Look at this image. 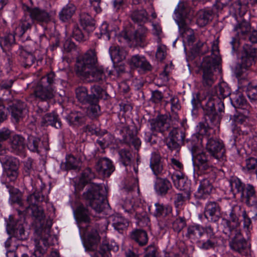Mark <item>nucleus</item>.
<instances>
[{
  "label": "nucleus",
  "instance_id": "nucleus-1",
  "mask_svg": "<svg viewBox=\"0 0 257 257\" xmlns=\"http://www.w3.org/2000/svg\"><path fill=\"white\" fill-rule=\"evenodd\" d=\"M90 215L88 209L83 204L79 205L75 211L80 233L86 235L83 241L85 250L94 251L100 242V237L98 232V226L90 223Z\"/></svg>",
  "mask_w": 257,
  "mask_h": 257
},
{
  "label": "nucleus",
  "instance_id": "nucleus-2",
  "mask_svg": "<svg viewBox=\"0 0 257 257\" xmlns=\"http://www.w3.org/2000/svg\"><path fill=\"white\" fill-rule=\"evenodd\" d=\"M214 89V94L204 100V104H202V108L206 119L209 120L214 124H216L219 121L220 113L223 112L224 109V103L221 99L230 95V90L225 82L220 83Z\"/></svg>",
  "mask_w": 257,
  "mask_h": 257
},
{
  "label": "nucleus",
  "instance_id": "nucleus-3",
  "mask_svg": "<svg viewBox=\"0 0 257 257\" xmlns=\"http://www.w3.org/2000/svg\"><path fill=\"white\" fill-rule=\"evenodd\" d=\"M107 188L101 184H93L87 191L83 194L87 205L95 212L102 211L106 205Z\"/></svg>",
  "mask_w": 257,
  "mask_h": 257
},
{
  "label": "nucleus",
  "instance_id": "nucleus-4",
  "mask_svg": "<svg viewBox=\"0 0 257 257\" xmlns=\"http://www.w3.org/2000/svg\"><path fill=\"white\" fill-rule=\"evenodd\" d=\"M55 82V74L50 72L43 76L36 86L34 94L36 98L47 101L54 96L53 85Z\"/></svg>",
  "mask_w": 257,
  "mask_h": 257
},
{
  "label": "nucleus",
  "instance_id": "nucleus-5",
  "mask_svg": "<svg viewBox=\"0 0 257 257\" xmlns=\"http://www.w3.org/2000/svg\"><path fill=\"white\" fill-rule=\"evenodd\" d=\"M98 64L96 52L94 50H89L77 58L76 73L78 76H86Z\"/></svg>",
  "mask_w": 257,
  "mask_h": 257
},
{
  "label": "nucleus",
  "instance_id": "nucleus-6",
  "mask_svg": "<svg viewBox=\"0 0 257 257\" xmlns=\"http://www.w3.org/2000/svg\"><path fill=\"white\" fill-rule=\"evenodd\" d=\"M257 58V48L252 47L248 44L243 46L241 53V61L236 65L234 73L237 77L241 76L244 69L249 68L253 64L254 59Z\"/></svg>",
  "mask_w": 257,
  "mask_h": 257
},
{
  "label": "nucleus",
  "instance_id": "nucleus-7",
  "mask_svg": "<svg viewBox=\"0 0 257 257\" xmlns=\"http://www.w3.org/2000/svg\"><path fill=\"white\" fill-rule=\"evenodd\" d=\"M183 11L184 5L180 4L175 10L176 15L175 21L178 25L180 33L183 35V37L186 38L189 43H193L195 39L194 32L193 30L189 28L186 23L183 17Z\"/></svg>",
  "mask_w": 257,
  "mask_h": 257
},
{
  "label": "nucleus",
  "instance_id": "nucleus-8",
  "mask_svg": "<svg viewBox=\"0 0 257 257\" xmlns=\"http://www.w3.org/2000/svg\"><path fill=\"white\" fill-rule=\"evenodd\" d=\"M4 103L8 105L7 109L16 122L25 117L27 113L26 104L20 100L7 99Z\"/></svg>",
  "mask_w": 257,
  "mask_h": 257
},
{
  "label": "nucleus",
  "instance_id": "nucleus-9",
  "mask_svg": "<svg viewBox=\"0 0 257 257\" xmlns=\"http://www.w3.org/2000/svg\"><path fill=\"white\" fill-rule=\"evenodd\" d=\"M206 149L210 157L217 161L223 160L225 150L221 140L213 138L208 139L206 144Z\"/></svg>",
  "mask_w": 257,
  "mask_h": 257
},
{
  "label": "nucleus",
  "instance_id": "nucleus-10",
  "mask_svg": "<svg viewBox=\"0 0 257 257\" xmlns=\"http://www.w3.org/2000/svg\"><path fill=\"white\" fill-rule=\"evenodd\" d=\"M194 163L202 173L208 174L213 172L215 168L210 163L208 157L201 150L192 153Z\"/></svg>",
  "mask_w": 257,
  "mask_h": 257
},
{
  "label": "nucleus",
  "instance_id": "nucleus-11",
  "mask_svg": "<svg viewBox=\"0 0 257 257\" xmlns=\"http://www.w3.org/2000/svg\"><path fill=\"white\" fill-rule=\"evenodd\" d=\"M211 60L210 58H206L203 60L201 64L202 84L206 88H210L214 83L215 77L213 72L219 66L210 63Z\"/></svg>",
  "mask_w": 257,
  "mask_h": 257
},
{
  "label": "nucleus",
  "instance_id": "nucleus-12",
  "mask_svg": "<svg viewBox=\"0 0 257 257\" xmlns=\"http://www.w3.org/2000/svg\"><path fill=\"white\" fill-rule=\"evenodd\" d=\"M231 236H233L229 242V246L231 249L241 255H246L249 251V247L247 242L242 237L240 231L234 232Z\"/></svg>",
  "mask_w": 257,
  "mask_h": 257
},
{
  "label": "nucleus",
  "instance_id": "nucleus-13",
  "mask_svg": "<svg viewBox=\"0 0 257 257\" xmlns=\"http://www.w3.org/2000/svg\"><path fill=\"white\" fill-rule=\"evenodd\" d=\"M7 230L9 234L12 235L16 240H25L27 239L28 235L25 233L22 220L15 222L10 220L7 224Z\"/></svg>",
  "mask_w": 257,
  "mask_h": 257
},
{
  "label": "nucleus",
  "instance_id": "nucleus-14",
  "mask_svg": "<svg viewBox=\"0 0 257 257\" xmlns=\"http://www.w3.org/2000/svg\"><path fill=\"white\" fill-rule=\"evenodd\" d=\"M234 31L236 32L237 38L233 37L230 42L232 45V51H235L236 50L238 46V39L243 38V37L250 30V23L245 20H242L241 22L234 27Z\"/></svg>",
  "mask_w": 257,
  "mask_h": 257
},
{
  "label": "nucleus",
  "instance_id": "nucleus-15",
  "mask_svg": "<svg viewBox=\"0 0 257 257\" xmlns=\"http://www.w3.org/2000/svg\"><path fill=\"white\" fill-rule=\"evenodd\" d=\"M26 13L31 17L34 23L40 24H47L51 21V15L46 11L38 8H27Z\"/></svg>",
  "mask_w": 257,
  "mask_h": 257
},
{
  "label": "nucleus",
  "instance_id": "nucleus-16",
  "mask_svg": "<svg viewBox=\"0 0 257 257\" xmlns=\"http://www.w3.org/2000/svg\"><path fill=\"white\" fill-rule=\"evenodd\" d=\"M169 117L167 115H160L149 120L150 129L153 133H164L170 127Z\"/></svg>",
  "mask_w": 257,
  "mask_h": 257
},
{
  "label": "nucleus",
  "instance_id": "nucleus-17",
  "mask_svg": "<svg viewBox=\"0 0 257 257\" xmlns=\"http://www.w3.org/2000/svg\"><path fill=\"white\" fill-rule=\"evenodd\" d=\"M97 172L104 177H109L115 170L112 162L107 158L99 159L95 165Z\"/></svg>",
  "mask_w": 257,
  "mask_h": 257
},
{
  "label": "nucleus",
  "instance_id": "nucleus-18",
  "mask_svg": "<svg viewBox=\"0 0 257 257\" xmlns=\"http://www.w3.org/2000/svg\"><path fill=\"white\" fill-rule=\"evenodd\" d=\"M0 46L4 51H11L12 53H16L20 47H22L16 43L15 36L11 33H6L0 37Z\"/></svg>",
  "mask_w": 257,
  "mask_h": 257
},
{
  "label": "nucleus",
  "instance_id": "nucleus-19",
  "mask_svg": "<svg viewBox=\"0 0 257 257\" xmlns=\"http://www.w3.org/2000/svg\"><path fill=\"white\" fill-rule=\"evenodd\" d=\"M223 225V232L228 237H231L234 232L240 231L239 218L235 216H229V219L223 218L221 223Z\"/></svg>",
  "mask_w": 257,
  "mask_h": 257
},
{
  "label": "nucleus",
  "instance_id": "nucleus-20",
  "mask_svg": "<svg viewBox=\"0 0 257 257\" xmlns=\"http://www.w3.org/2000/svg\"><path fill=\"white\" fill-rule=\"evenodd\" d=\"M120 132L122 133L123 142L129 146H134L136 150H139L141 145V141L139 138L133 135L130 126H123Z\"/></svg>",
  "mask_w": 257,
  "mask_h": 257
},
{
  "label": "nucleus",
  "instance_id": "nucleus-21",
  "mask_svg": "<svg viewBox=\"0 0 257 257\" xmlns=\"http://www.w3.org/2000/svg\"><path fill=\"white\" fill-rule=\"evenodd\" d=\"M204 215L205 217L211 222H216L220 218V207L214 201L206 203L205 206Z\"/></svg>",
  "mask_w": 257,
  "mask_h": 257
},
{
  "label": "nucleus",
  "instance_id": "nucleus-22",
  "mask_svg": "<svg viewBox=\"0 0 257 257\" xmlns=\"http://www.w3.org/2000/svg\"><path fill=\"white\" fill-rule=\"evenodd\" d=\"M45 200V196L40 192H35L29 195L27 199L28 206H23L22 209H17L19 215L29 213L30 209L34 207V206H38L37 203Z\"/></svg>",
  "mask_w": 257,
  "mask_h": 257
},
{
  "label": "nucleus",
  "instance_id": "nucleus-23",
  "mask_svg": "<svg viewBox=\"0 0 257 257\" xmlns=\"http://www.w3.org/2000/svg\"><path fill=\"white\" fill-rule=\"evenodd\" d=\"M163 161L159 153L154 152L152 153L150 166L154 174L156 176L165 173Z\"/></svg>",
  "mask_w": 257,
  "mask_h": 257
},
{
  "label": "nucleus",
  "instance_id": "nucleus-24",
  "mask_svg": "<svg viewBox=\"0 0 257 257\" xmlns=\"http://www.w3.org/2000/svg\"><path fill=\"white\" fill-rule=\"evenodd\" d=\"M172 188V184L168 179L157 176L154 184V189L157 195L165 196Z\"/></svg>",
  "mask_w": 257,
  "mask_h": 257
},
{
  "label": "nucleus",
  "instance_id": "nucleus-25",
  "mask_svg": "<svg viewBox=\"0 0 257 257\" xmlns=\"http://www.w3.org/2000/svg\"><path fill=\"white\" fill-rule=\"evenodd\" d=\"M203 234V226L199 224H194L189 225L187 227L186 236L192 242L197 244Z\"/></svg>",
  "mask_w": 257,
  "mask_h": 257
},
{
  "label": "nucleus",
  "instance_id": "nucleus-26",
  "mask_svg": "<svg viewBox=\"0 0 257 257\" xmlns=\"http://www.w3.org/2000/svg\"><path fill=\"white\" fill-rule=\"evenodd\" d=\"M26 148L25 138L21 135H15L11 139V151L17 155L23 154Z\"/></svg>",
  "mask_w": 257,
  "mask_h": 257
},
{
  "label": "nucleus",
  "instance_id": "nucleus-27",
  "mask_svg": "<svg viewBox=\"0 0 257 257\" xmlns=\"http://www.w3.org/2000/svg\"><path fill=\"white\" fill-rule=\"evenodd\" d=\"M91 69V70L88 72V75H86V76H80V77L88 81L96 82L102 80L105 78L104 70L102 66H99L97 64Z\"/></svg>",
  "mask_w": 257,
  "mask_h": 257
},
{
  "label": "nucleus",
  "instance_id": "nucleus-28",
  "mask_svg": "<svg viewBox=\"0 0 257 257\" xmlns=\"http://www.w3.org/2000/svg\"><path fill=\"white\" fill-rule=\"evenodd\" d=\"M16 53L20 55L21 64L25 68H30L35 61L36 59L31 52L24 49L23 46L20 47Z\"/></svg>",
  "mask_w": 257,
  "mask_h": 257
},
{
  "label": "nucleus",
  "instance_id": "nucleus-29",
  "mask_svg": "<svg viewBox=\"0 0 257 257\" xmlns=\"http://www.w3.org/2000/svg\"><path fill=\"white\" fill-rule=\"evenodd\" d=\"M65 119L70 126H79L83 124L85 121V115L80 111H72L65 117Z\"/></svg>",
  "mask_w": 257,
  "mask_h": 257
},
{
  "label": "nucleus",
  "instance_id": "nucleus-30",
  "mask_svg": "<svg viewBox=\"0 0 257 257\" xmlns=\"http://www.w3.org/2000/svg\"><path fill=\"white\" fill-rule=\"evenodd\" d=\"M34 24L31 17L26 12L16 29L17 33L20 37L23 36L26 32L31 29Z\"/></svg>",
  "mask_w": 257,
  "mask_h": 257
},
{
  "label": "nucleus",
  "instance_id": "nucleus-31",
  "mask_svg": "<svg viewBox=\"0 0 257 257\" xmlns=\"http://www.w3.org/2000/svg\"><path fill=\"white\" fill-rule=\"evenodd\" d=\"M26 146L31 152L39 153L42 148V142L40 138L31 134L28 136Z\"/></svg>",
  "mask_w": 257,
  "mask_h": 257
},
{
  "label": "nucleus",
  "instance_id": "nucleus-32",
  "mask_svg": "<svg viewBox=\"0 0 257 257\" xmlns=\"http://www.w3.org/2000/svg\"><path fill=\"white\" fill-rule=\"evenodd\" d=\"M42 125H52L56 128H60L62 122L58 115L54 112L47 113L42 117Z\"/></svg>",
  "mask_w": 257,
  "mask_h": 257
},
{
  "label": "nucleus",
  "instance_id": "nucleus-33",
  "mask_svg": "<svg viewBox=\"0 0 257 257\" xmlns=\"http://www.w3.org/2000/svg\"><path fill=\"white\" fill-rule=\"evenodd\" d=\"M147 32V28L141 26L135 31L130 40L135 42L137 45L144 47L147 43L146 39Z\"/></svg>",
  "mask_w": 257,
  "mask_h": 257
},
{
  "label": "nucleus",
  "instance_id": "nucleus-34",
  "mask_svg": "<svg viewBox=\"0 0 257 257\" xmlns=\"http://www.w3.org/2000/svg\"><path fill=\"white\" fill-rule=\"evenodd\" d=\"M110 218L112 226L119 232L126 229L128 226V221L118 214L111 216Z\"/></svg>",
  "mask_w": 257,
  "mask_h": 257
},
{
  "label": "nucleus",
  "instance_id": "nucleus-35",
  "mask_svg": "<svg viewBox=\"0 0 257 257\" xmlns=\"http://www.w3.org/2000/svg\"><path fill=\"white\" fill-rule=\"evenodd\" d=\"M213 186L210 181L204 179L200 182L199 187L195 194V196L198 198H205L211 193Z\"/></svg>",
  "mask_w": 257,
  "mask_h": 257
},
{
  "label": "nucleus",
  "instance_id": "nucleus-36",
  "mask_svg": "<svg viewBox=\"0 0 257 257\" xmlns=\"http://www.w3.org/2000/svg\"><path fill=\"white\" fill-rule=\"evenodd\" d=\"M80 22L84 31L88 33L92 32L94 29V23L92 18L88 14L84 12L80 13Z\"/></svg>",
  "mask_w": 257,
  "mask_h": 257
},
{
  "label": "nucleus",
  "instance_id": "nucleus-37",
  "mask_svg": "<svg viewBox=\"0 0 257 257\" xmlns=\"http://www.w3.org/2000/svg\"><path fill=\"white\" fill-rule=\"evenodd\" d=\"M76 8L73 4L69 3L64 6L59 13V18L61 21L66 22L69 21L75 14Z\"/></svg>",
  "mask_w": 257,
  "mask_h": 257
},
{
  "label": "nucleus",
  "instance_id": "nucleus-38",
  "mask_svg": "<svg viewBox=\"0 0 257 257\" xmlns=\"http://www.w3.org/2000/svg\"><path fill=\"white\" fill-rule=\"evenodd\" d=\"M130 63L132 65L140 68L145 71L151 70L152 66L149 62L143 57L139 55H135L131 58Z\"/></svg>",
  "mask_w": 257,
  "mask_h": 257
},
{
  "label": "nucleus",
  "instance_id": "nucleus-39",
  "mask_svg": "<svg viewBox=\"0 0 257 257\" xmlns=\"http://www.w3.org/2000/svg\"><path fill=\"white\" fill-rule=\"evenodd\" d=\"M90 91L89 98L91 103H98L100 99L106 98L105 91L99 85H95L91 86Z\"/></svg>",
  "mask_w": 257,
  "mask_h": 257
},
{
  "label": "nucleus",
  "instance_id": "nucleus-40",
  "mask_svg": "<svg viewBox=\"0 0 257 257\" xmlns=\"http://www.w3.org/2000/svg\"><path fill=\"white\" fill-rule=\"evenodd\" d=\"M213 12L211 10H201L196 14V23L199 27H204L212 19Z\"/></svg>",
  "mask_w": 257,
  "mask_h": 257
},
{
  "label": "nucleus",
  "instance_id": "nucleus-41",
  "mask_svg": "<svg viewBox=\"0 0 257 257\" xmlns=\"http://www.w3.org/2000/svg\"><path fill=\"white\" fill-rule=\"evenodd\" d=\"M131 238L140 246H144L148 241V236L146 231L142 229H136L132 231Z\"/></svg>",
  "mask_w": 257,
  "mask_h": 257
},
{
  "label": "nucleus",
  "instance_id": "nucleus-42",
  "mask_svg": "<svg viewBox=\"0 0 257 257\" xmlns=\"http://www.w3.org/2000/svg\"><path fill=\"white\" fill-rule=\"evenodd\" d=\"M10 193V201L12 203L17 204L19 206V209H22L24 206V202L22 200V193L17 188L12 186L7 187Z\"/></svg>",
  "mask_w": 257,
  "mask_h": 257
},
{
  "label": "nucleus",
  "instance_id": "nucleus-43",
  "mask_svg": "<svg viewBox=\"0 0 257 257\" xmlns=\"http://www.w3.org/2000/svg\"><path fill=\"white\" fill-rule=\"evenodd\" d=\"M130 17L134 23L139 24L141 27L142 23H144L148 21V13L144 8L141 10L137 9L132 11Z\"/></svg>",
  "mask_w": 257,
  "mask_h": 257
},
{
  "label": "nucleus",
  "instance_id": "nucleus-44",
  "mask_svg": "<svg viewBox=\"0 0 257 257\" xmlns=\"http://www.w3.org/2000/svg\"><path fill=\"white\" fill-rule=\"evenodd\" d=\"M203 115L205 122H200L197 126V130L198 131L197 134L202 137L203 136H209L208 132L210 130L211 127L213 126H218L219 124L221 119V114L220 113V119L218 123L216 124H214L209 120L206 119L204 111Z\"/></svg>",
  "mask_w": 257,
  "mask_h": 257
},
{
  "label": "nucleus",
  "instance_id": "nucleus-45",
  "mask_svg": "<svg viewBox=\"0 0 257 257\" xmlns=\"http://www.w3.org/2000/svg\"><path fill=\"white\" fill-rule=\"evenodd\" d=\"M109 54L112 61L119 62L125 58L126 53L123 49L113 45L109 48Z\"/></svg>",
  "mask_w": 257,
  "mask_h": 257
},
{
  "label": "nucleus",
  "instance_id": "nucleus-46",
  "mask_svg": "<svg viewBox=\"0 0 257 257\" xmlns=\"http://www.w3.org/2000/svg\"><path fill=\"white\" fill-rule=\"evenodd\" d=\"M76 97L78 101L83 104L91 103L87 89L83 86L77 88L75 89Z\"/></svg>",
  "mask_w": 257,
  "mask_h": 257
},
{
  "label": "nucleus",
  "instance_id": "nucleus-47",
  "mask_svg": "<svg viewBox=\"0 0 257 257\" xmlns=\"http://www.w3.org/2000/svg\"><path fill=\"white\" fill-rule=\"evenodd\" d=\"M244 195L246 198V203L248 206L254 205L257 199H256L255 191L253 186L251 185L248 184L245 188H244Z\"/></svg>",
  "mask_w": 257,
  "mask_h": 257
},
{
  "label": "nucleus",
  "instance_id": "nucleus-48",
  "mask_svg": "<svg viewBox=\"0 0 257 257\" xmlns=\"http://www.w3.org/2000/svg\"><path fill=\"white\" fill-rule=\"evenodd\" d=\"M211 47L212 53L211 56L205 57L203 58V60H204L206 58H210V59L212 60L210 61V63L214 65H219V64L220 63L221 58L219 55V51L218 43L216 41H214L213 42Z\"/></svg>",
  "mask_w": 257,
  "mask_h": 257
},
{
  "label": "nucleus",
  "instance_id": "nucleus-49",
  "mask_svg": "<svg viewBox=\"0 0 257 257\" xmlns=\"http://www.w3.org/2000/svg\"><path fill=\"white\" fill-rule=\"evenodd\" d=\"M173 182L175 187L183 192L191 193L190 184L186 182L184 178L179 175H175L173 177Z\"/></svg>",
  "mask_w": 257,
  "mask_h": 257
},
{
  "label": "nucleus",
  "instance_id": "nucleus-50",
  "mask_svg": "<svg viewBox=\"0 0 257 257\" xmlns=\"http://www.w3.org/2000/svg\"><path fill=\"white\" fill-rule=\"evenodd\" d=\"M79 164L78 159L72 155H68L66 157V161L61 164L60 168L63 170L76 169Z\"/></svg>",
  "mask_w": 257,
  "mask_h": 257
},
{
  "label": "nucleus",
  "instance_id": "nucleus-51",
  "mask_svg": "<svg viewBox=\"0 0 257 257\" xmlns=\"http://www.w3.org/2000/svg\"><path fill=\"white\" fill-rule=\"evenodd\" d=\"M203 138L197 133L193 135L190 139L185 141L190 146L192 153L200 150L202 146Z\"/></svg>",
  "mask_w": 257,
  "mask_h": 257
},
{
  "label": "nucleus",
  "instance_id": "nucleus-52",
  "mask_svg": "<svg viewBox=\"0 0 257 257\" xmlns=\"http://www.w3.org/2000/svg\"><path fill=\"white\" fill-rule=\"evenodd\" d=\"M155 210L154 215L156 217H165L172 212V207L169 205H163L159 203L155 204Z\"/></svg>",
  "mask_w": 257,
  "mask_h": 257
},
{
  "label": "nucleus",
  "instance_id": "nucleus-53",
  "mask_svg": "<svg viewBox=\"0 0 257 257\" xmlns=\"http://www.w3.org/2000/svg\"><path fill=\"white\" fill-rule=\"evenodd\" d=\"M230 186L231 191L235 194L236 193H240L241 196H243V190L244 189V185L238 178H233L230 181Z\"/></svg>",
  "mask_w": 257,
  "mask_h": 257
},
{
  "label": "nucleus",
  "instance_id": "nucleus-54",
  "mask_svg": "<svg viewBox=\"0 0 257 257\" xmlns=\"http://www.w3.org/2000/svg\"><path fill=\"white\" fill-rule=\"evenodd\" d=\"M5 161H1L4 164L5 170H14L19 169V161L15 158L7 156Z\"/></svg>",
  "mask_w": 257,
  "mask_h": 257
},
{
  "label": "nucleus",
  "instance_id": "nucleus-55",
  "mask_svg": "<svg viewBox=\"0 0 257 257\" xmlns=\"http://www.w3.org/2000/svg\"><path fill=\"white\" fill-rule=\"evenodd\" d=\"M190 193L182 192L177 193L174 197V204L176 208H180L185 203L187 200H189L190 198Z\"/></svg>",
  "mask_w": 257,
  "mask_h": 257
},
{
  "label": "nucleus",
  "instance_id": "nucleus-56",
  "mask_svg": "<svg viewBox=\"0 0 257 257\" xmlns=\"http://www.w3.org/2000/svg\"><path fill=\"white\" fill-rule=\"evenodd\" d=\"M217 238L208 237L207 239L205 241L200 240L197 244L200 249L208 250L214 248L217 244Z\"/></svg>",
  "mask_w": 257,
  "mask_h": 257
},
{
  "label": "nucleus",
  "instance_id": "nucleus-57",
  "mask_svg": "<svg viewBox=\"0 0 257 257\" xmlns=\"http://www.w3.org/2000/svg\"><path fill=\"white\" fill-rule=\"evenodd\" d=\"M231 103L235 108H243L246 105V100L241 94H233L230 98Z\"/></svg>",
  "mask_w": 257,
  "mask_h": 257
},
{
  "label": "nucleus",
  "instance_id": "nucleus-58",
  "mask_svg": "<svg viewBox=\"0 0 257 257\" xmlns=\"http://www.w3.org/2000/svg\"><path fill=\"white\" fill-rule=\"evenodd\" d=\"M169 136L172 138L177 140L179 142V143L184 144L186 140L185 133L183 129L179 128H173L172 131L170 132Z\"/></svg>",
  "mask_w": 257,
  "mask_h": 257
},
{
  "label": "nucleus",
  "instance_id": "nucleus-59",
  "mask_svg": "<svg viewBox=\"0 0 257 257\" xmlns=\"http://www.w3.org/2000/svg\"><path fill=\"white\" fill-rule=\"evenodd\" d=\"M120 162L125 166H131L132 155L128 150L122 149L118 151Z\"/></svg>",
  "mask_w": 257,
  "mask_h": 257
},
{
  "label": "nucleus",
  "instance_id": "nucleus-60",
  "mask_svg": "<svg viewBox=\"0 0 257 257\" xmlns=\"http://www.w3.org/2000/svg\"><path fill=\"white\" fill-rule=\"evenodd\" d=\"M72 36L77 41L81 42L85 41L87 39L86 36L84 32L79 28L78 25L75 24L73 26Z\"/></svg>",
  "mask_w": 257,
  "mask_h": 257
},
{
  "label": "nucleus",
  "instance_id": "nucleus-61",
  "mask_svg": "<svg viewBox=\"0 0 257 257\" xmlns=\"http://www.w3.org/2000/svg\"><path fill=\"white\" fill-rule=\"evenodd\" d=\"M247 95L249 99L252 101L257 100V82L249 83L246 89Z\"/></svg>",
  "mask_w": 257,
  "mask_h": 257
},
{
  "label": "nucleus",
  "instance_id": "nucleus-62",
  "mask_svg": "<svg viewBox=\"0 0 257 257\" xmlns=\"http://www.w3.org/2000/svg\"><path fill=\"white\" fill-rule=\"evenodd\" d=\"M95 177L94 173L90 168H87L83 170L80 179V183L83 185L90 182Z\"/></svg>",
  "mask_w": 257,
  "mask_h": 257
},
{
  "label": "nucleus",
  "instance_id": "nucleus-63",
  "mask_svg": "<svg viewBox=\"0 0 257 257\" xmlns=\"http://www.w3.org/2000/svg\"><path fill=\"white\" fill-rule=\"evenodd\" d=\"M235 4L238 6V9L241 14H244L250 7L253 6L250 0H237Z\"/></svg>",
  "mask_w": 257,
  "mask_h": 257
},
{
  "label": "nucleus",
  "instance_id": "nucleus-64",
  "mask_svg": "<svg viewBox=\"0 0 257 257\" xmlns=\"http://www.w3.org/2000/svg\"><path fill=\"white\" fill-rule=\"evenodd\" d=\"M98 103H88L89 107L88 109V114L91 118H95L100 114V106Z\"/></svg>",
  "mask_w": 257,
  "mask_h": 257
}]
</instances>
